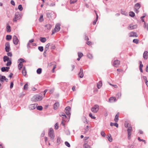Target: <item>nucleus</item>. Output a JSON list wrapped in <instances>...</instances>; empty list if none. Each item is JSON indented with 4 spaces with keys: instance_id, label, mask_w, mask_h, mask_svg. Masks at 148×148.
<instances>
[{
    "instance_id": "ddd939ff",
    "label": "nucleus",
    "mask_w": 148,
    "mask_h": 148,
    "mask_svg": "<svg viewBox=\"0 0 148 148\" xmlns=\"http://www.w3.org/2000/svg\"><path fill=\"white\" fill-rule=\"evenodd\" d=\"M137 27L136 25H130L128 27V29L129 30H131L133 29H136Z\"/></svg>"
},
{
    "instance_id": "a878e982",
    "label": "nucleus",
    "mask_w": 148,
    "mask_h": 148,
    "mask_svg": "<svg viewBox=\"0 0 148 148\" xmlns=\"http://www.w3.org/2000/svg\"><path fill=\"white\" fill-rule=\"evenodd\" d=\"M40 41L41 42L44 43L47 41V39L45 37H40Z\"/></svg>"
},
{
    "instance_id": "7c9ffc66",
    "label": "nucleus",
    "mask_w": 148,
    "mask_h": 148,
    "mask_svg": "<svg viewBox=\"0 0 148 148\" xmlns=\"http://www.w3.org/2000/svg\"><path fill=\"white\" fill-rule=\"evenodd\" d=\"M50 45V43H48L47 45H45V50H46V51H47L49 49V47Z\"/></svg>"
},
{
    "instance_id": "4d7b16f0",
    "label": "nucleus",
    "mask_w": 148,
    "mask_h": 148,
    "mask_svg": "<svg viewBox=\"0 0 148 148\" xmlns=\"http://www.w3.org/2000/svg\"><path fill=\"white\" fill-rule=\"evenodd\" d=\"M77 0H70V3L71 4L74 3L77 1Z\"/></svg>"
},
{
    "instance_id": "c9c22d12",
    "label": "nucleus",
    "mask_w": 148,
    "mask_h": 148,
    "mask_svg": "<svg viewBox=\"0 0 148 148\" xmlns=\"http://www.w3.org/2000/svg\"><path fill=\"white\" fill-rule=\"evenodd\" d=\"M132 127H131V125L129 126V127H128L127 128V132H132Z\"/></svg>"
},
{
    "instance_id": "9b49d317",
    "label": "nucleus",
    "mask_w": 148,
    "mask_h": 148,
    "mask_svg": "<svg viewBox=\"0 0 148 148\" xmlns=\"http://www.w3.org/2000/svg\"><path fill=\"white\" fill-rule=\"evenodd\" d=\"M129 36L130 37H137L138 36V35L137 33L134 32H132L130 33L129 34Z\"/></svg>"
},
{
    "instance_id": "69168bd1",
    "label": "nucleus",
    "mask_w": 148,
    "mask_h": 148,
    "mask_svg": "<svg viewBox=\"0 0 148 148\" xmlns=\"http://www.w3.org/2000/svg\"><path fill=\"white\" fill-rule=\"evenodd\" d=\"M10 3L13 6H14L15 5V2L13 0H11V1Z\"/></svg>"
},
{
    "instance_id": "b1692460",
    "label": "nucleus",
    "mask_w": 148,
    "mask_h": 148,
    "mask_svg": "<svg viewBox=\"0 0 148 148\" xmlns=\"http://www.w3.org/2000/svg\"><path fill=\"white\" fill-rule=\"evenodd\" d=\"M7 32H10L11 31L10 26L8 24H7L6 27Z\"/></svg>"
},
{
    "instance_id": "774afa93",
    "label": "nucleus",
    "mask_w": 148,
    "mask_h": 148,
    "mask_svg": "<svg viewBox=\"0 0 148 148\" xmlns=\"http://www.w3.org/2000/svg\"><path fill=\"white\" fill-rule=\"evenodd\" d=\"M7 55L10 57H11L12 56V54L11 52H8L7 53Z\"/></svg>"
},
{
    "instance_id": "f704fd0d",
    "label": "nucleus",
    "mask_w": 148,
    "mask_h": 148,
    "mask_svg": "<svg viewBox=\"0 0 148 148\" xmlns=\"http://www.w3.org/2000/svg\"><path fill=\"white\" fill-rule=\"evenodd\" d=\"M41 71H42V69L41 68H39L38 69L37 71H36V72L37 74H40L41 73Z\"/></svg>"
},
{
    "instance_id": "cd10ccee",
    "label": "nucleus",
    "mask_w": 148,
    "mask_h": 148,
    "mask_svg": "<svg viewBox=\"0 0 148 148\" xmlns=\"http://www.w3.org/2000/svg\"><path fill=\"white\" fill-rule=\"evenodd\" d=\"M3 61L4 62H6V61H7L9 60V58L6 56H4L3 58Z\"/></svg>"
},
{
    "instance_id": "603ef678",
    "label": "nucleus",
    "mask_w": 148,
    "mask_h": 148,
    "mask_svg": "<svg viewBox=\"0 0 148 148\" xmlns=\"http://www.w3.org/2000/svg\"><path fill=\"white\" fill-rule=\"evenodd\" d=\"M133 42L134 43L138 44V40L137 39H134L133 40Z\"/></svg>"
},
{
    "instance_id": "39448f33",
    "label": "nucleus",
    "mask_w": 148,
    "mask_h": 148,
    "mask_svg": "<svg viewBox=\"0 0 148 148\" xmlns=\"http://www.w3.org/2000/svg\"><path fill=\"white\" fill-rule=\"evenodd\" d=\"M99 109V106L97 105L94 106L91 109L92 111L94 113H96Z\"/></svg>"
},
{
    "instance_id": "20e7f679",
    "label": "nucleus",
    "mask_w": 148,
    "mask_h": 148,
    "mask_svg": "<svg viewBox=\"0 0 148 148\" xmlns=\"http://www.w3.org/2000/svg\"><path fill=\"white\" fill-rule=\"evenodd\" d=\"M60 29V25L59 24H57L55 26V27L52 31V35H53L56 32L59 31Z\"/></svg>"
},
{
    "instance_id": "dca6fc26",
    "label": "nucleus",
    "mask_w": 148,
    "mask_h": 148,
    "mask_svg": "<svg viewBox=\"0 0 148 148\" xmlns=\"http://www.w3.org/2000/svg\"><path fill=\"white\" fill-rule=\"evenodd\" d=\"M148 56V52L147 51H145L143 54V57L145 60H147V57Z\"/></svg>"
},
{
    "instance_id": "393cba45",
    "label": "nucleus",
    "mask_w": 148,
    "mask_h": 148,
    "mask_svg": "<svg viewBox=\"0 0 148 148\" xmlns=\"http://www.w3.org/2000/svg\"><path fill=\"white\" fill-rule=\"evenodd\" d=\"M102 85V83L101 81L99 82L97 84V87L99 88H100Z\"/></svg>"
},
{
    "instance_id": "6e6552de",
    "label": "nucleus",
    "mask_w": 148,
    "mask_h": 148,
    "mask_svg": "<svg viewBox=\"0 0 148 148\" xmlns=\"http://www.w3.org/2000/svg\"><path fill=\"white\" fill-rule=\"evenodd\" d=\"M5 50L7 52L9 51L10 50V43L9 42H7L5 44Z\"/></svg>"
},
{
    "instance_id": "58836bf2",
    "label": "nucleus",
    "mask_w": 148,
    "mask_h": 148,
    "mask_svg": "<svg viewBox=\"0 0 148 148\" xmlns=\"http://www.w3.org/2000/svg\"><path fill=\"white\" fill-rule=\"evenodd\" d=\"M78 57L81 58L83 56V55L82 53L79 52L78 53Z\"/></svg>"
},
{
    "instance_id": "473e14b6",
    "label": "nucleus",
    "mask_w": 148,
    "mask_h": 148,
    "mask_svg": "<svg viewBox=\"0 0 148 148\" xmlns=\"http://www.w3.org/2000/svg\"><path fill=\"white\" fill-rule=\"evenodd\" d=\"M18 62H21V63H23V62H26V61L23 58H21L18 60Z\"/></svg>"
},
{
    "instance_id": "0eeeda50",
    "label": "nucleus",
    "mask_w": 148,
    "mask_h": 148,
    "mask_svg": "<svg viewBox=\"0 0 148 148\" xmlns=\"http://www.w3.org/2000/svg\"><path fill=\"white\" fill-rule=\"evenodd\" d=\"M120 64V62L118 60H114L113 62V66L115 67H118Z\"/></svg>"
},
{
    "instance_id": "3c124183",
    "label": "nucleus",
    "mask_w": 148,
    "mask_h": 148,
    "mask_svg": "<svg viewBox=\"0 0 148 148\" xmlns=\"http://www.w3.org/2000/svg\"><path fill=\"white\" fill-rule=\"evenodd\" d=\"M121 13L122 14H123L125 16H127L128 15L127 13L124 11H122L121 12Z\"/></svg>"
},
{
    "instance_id": "aec40b11",
    "label": "nucleus",
    "mask_w": 148,
    "mask_h": 148,
    "mask_svg": "<svg viewBox=\"0 0 148 148\" xmlns=\"http://www.w3.org/2000/svg\"><path fill=\"white\" fill-rule=\"evenodd\" d=\"M119 115V113H117L115 116V118L114 119V121L116 122H117L118 121Z\"/></svg>"
},
{
    "instance_id": "49530a36",
    "label": "nucleus",
    "mask_w": 148,
    "mask_h": 148,
    "mask_svg": "<svg viewBox=\"0 0 148 148\" xmlns=\"http://www.w3.org/2000/svg\"><path fill=\"white\" fill-rule=\"evenodd\" d=\"M28 89V84L26 83L24 85L23 87V89L25 90H27Z\"/></svg>"
},
{
    "instance_id": "e2e57ef3",
    "label": "nucleus",
    "mask_w": 148,
    "mask_h": 148,
    "mask_svg": "<svg viewBox=\"0 0 148 148\" xmlns=\"http://www.w3.org/2000/svg\"><path fill=\"white\" fill-rule=\"evenodd\" d=\"M13 82H11L10 83V88H12L13 86Z\"/></svg>"
},
{
    "instance_id": "412c9836",
    "label": "nucleus",
    "mask_w": 148,
    "mask_h": 148,
    "mask_svg": "<svg viewBox=\"0 0 148 148\" xmlns=\"http://www.w3.org/2000/svg\"><path fill=\"white\" fill-rule=\"evenodd\" d=\"M95 12L96 17V19L93 22V24L94 25L96 24V22H97L98 19V15L97 14V13L96 11H95Z\"/></svg>"
},
{
    "instance_id": "052dcab7",
    "label": "nucleus",
    "mask_w": 148,
    "mask_h": 148,
    "mask_svg": "<svg viewBox=\"0 0 148 148\" xmlns=\"http://www.w3.org/2000/svg\"><path fill=\"white\" fill-rule=\"evenodd\" d=\"M109 84L111 85V86H113L114 87L116 88H118V86H117V85H113L112 84H111V83H109Z\"/></svg>"
},
{
    "instance_id": "79ce46f5",
    "label": "nucleus",
    "mask_w": 148,
    "mask_h": 148,
    "mask_svg": "<svg viewBox=\"0 0 148 148\" xmlns=\"http://www.w3.org/2000/svg\"><path fill=\"white\" fill-rule=\"evenodd\" d=\"M18 9L20 11H22L23 10V8L21 5H19L18 6Z\"/></svg>"
},
{
    "instance_id": "6ab92c4d",
    "label": "nucleus",
    "mask_w": 148,
    "mask_h": 148,
    "mask_svg": "<svg viewBox=\"0 0 148 148\" xmlns=\"http://www.w3.org/2000/svg\"><path fill=\"white\" fill-rule=\"evenodd\" d=\"M5 79V76L0 75V82H3Z\"/></svg>"
},
{
    "instance_id": "f8f14e48",
    "label": "nucleus",
    "mask_w": 148,
    "mask_h": 148,
    "mask_svg": "<svg viewBox=\"0 0 148 148\" xmlns=\"http://www.w3.org/2000/svg\"><path fill=\"white\" fill-rule=\"evenodd\" d=\"M45 27L46 30L48 31L50 30L51 28L52 25L49 24H48L45 25Z\"/></svg>"
},
{
    "instance_id": "9d476101",
    "label": "nucleus",
    "mask_w": 148,
    "mask_h": 148,
    "mask_svg": "<svg viewBox=\"0 0 148 148\" xmlns=\"http://www.w3.org/2000/svg\"><path fill=\"white\" fill-rule=\"evenodd\" d=\"M13 41L14 44L15 45L18 44L19 40L16 36H13Z\"/></svg>"
},
{
    "instance_id": "338daca9",
    "label": "nucleus",
    "mask_w": 148,
    "mask_h": 148,
    "mask_svg": "<svg viewBox=\"0 0 148 148\" xmlns=\"http://www.w3.org/2000/svg\"><path fill=\"white\" fill-rule=\"evenodd\" d=\"M58 125L57 123H56L55 125V129H57L58 128Z\"/></svg>"
},
{
    "instance_id": "8fccbe9b",
    "label": "nucleus",
    "mask_w": 148,
    "mask_h": 148,
    "mask_svg": "<svg viewBox=\"0 0 148 148\" xmlns=\"http://www.w3.org/2000/svg\"><path fill=\"white\" fill-rule=\"evenodd\" d=\"M101 135L103 137H105L106 136V134L104 131H101Z\"/></svg>"
},
{
    "instance_id": "6e6d98bb",
    "label": "nucleus",
    "mask_w": 148,
    "mask_h": 148,
    "mask_svg": "<svg viewBox=\"0 0 148 148\" xmlns=\"http://www.w3.org/2000/svg\"><path fill=\"white\" fill-rule=\"evenodd\" d=\"M57 143L59 144L61 143V138L60 137H58L57 140Z\"/></svg>"
},
{
    "instance_id": "0e129e2a",
    "label": "nucleus",
    "mask_w": 148,
    "mask_h": 148,
    "mask_svg": "<svg viewBox=\"0 0 148 148\" xmlns=\"http://www.w3.org/2000/svg\"><path fill=\"white\" fill-rule=\"evenodd\" d=\"M54 89L53 88L50 89L49 90V91L50 92V93L51 94L53 93V91H54Z\"/></svg>"
},
{
    "instance_id": "5701e85b",
    "label": "nucleus",
    "mask_w": 148,
    "mask_h": 148,
    "mask_svg": "<svg viewBox=\"0 0 148 148\" xmlns=\"http://www.w3.org/2000/svg\"><path fill=\"white\" fill-rule=\"evenodd\" d=\"M140 7V4L139 3L136 4L134 5V9H139Z\"/></svg>"
},
{
    "instance_id": "2f4dec72",
    "label": "nucleus",
    "mask_w": 148,
    "mask_h": 148,
    "mask_svg": "<svg viewBox=\"0 0 148 148\" xmlns=\"http://www.w3.org/2000/svg\"><path fill=\"white\" fill-rule=\"evenodd\" d=\"M132 132H127V138L129 140H130L131 138Z\"/></svg>"
},
{
    "instance_id": "f257e3e1",
    "label": "nucleus",
    "mask_w": 148,
    "mask_h": 148,
    "mask_svg": "<svg viewBox=\"0 0 148 148\" xmlns=\"http://www.w3.org/2000/svg\"><path fill=\"white\" fill-rule=\"evenodd\" d=\"M48 136L50 137V139L52 141H53V140L55 137L53 129L52 128L49 129Z\"/></svg>"
},
{
    "instance_id": "bb28decb",
    "label": "nucleus",
    "mask_w": 148,
    "mask_h": 148,
    "mask_svg": "<svg viewBox=\"0 0 148 148\" xmlns=\"http://www.w3.org/2000/svg\"><path fill=\"white\" fill-rule=\"evenodd\" d=\"M23 63L21 62H19V64L18 65V69L19 70H21L22 68L23 67Z\"/></svg>"
},
{
    "instance_id": "4468645a",
    "label": "nucleus",
    "mask_w": 148,
    "mask_h": 148,
    "mask_svg": "<svg viewBox=\"0 0 148 148\" xmlns=\"http://www.w3.org/2000/svg\"><path fill=\"white\" fill-rule=\"evenodd\" d=\"M116 101V98L115 97H111L109 99V102L110 103H113Z\"/></svg>"
},
{
    "instance_id": "2eb2a0df",
    "label": "nucleus",
    "mask_w": 148,
    "mask_h": 148,
    "mask_svg": "<svg viewBox=\"0 0 148 148\" xmlns=\"http://www.w3.org/2000/svg\"><path fill=\"white\" fill-rule=\"evenodd\" d=\"M79 76L81 78H82L84 77L83 70L82 69H80V71L79 73Z\"/></svg>"
},
{
    "instance_id": "4be33fe9",
    "label": "nucleus",
    "mask_w": 148,
    "mask_h": 148,
    "mask_svg": "<svg viewBox=\"0 0 148 148\" xmlns=\"http://www.w3.org/2000/svg\"><path fill=\"white\" fill-rule=\"evenodd\" d=\"M22 74L23 75L25 76L27 74V71L25 70V67H23L22 69Z\"/></svg>"
},
{
    "instance_id": "e433bc0d",
    "label": "nucleus",
    "mask_w": 148,
    "mask_h": 148,
    "mask_svg": "<svg viewBox=\"0 0 148 148\" xmlns=\"http://www.w3.org/2000/svg\"><path fill=\"white\" fill-rule=\"evenodd\" d=\"M84 148H90V146L87 143H85L83 145Z\"/></svg>"
},
{
    "instance_id": "864d4df0",
    "label": "nucleus",
    "mask_w": 148,
    "mask_h": 148,
    "mask_svg": "<svg viewBox=\"0 0 148 148\" xmlns=\"http://www.w3.org/2000/svg\"><path fill=\"white\" fill-rule=\"evenodd\" d=\"M65 145L66 146L68 147H70V144L67 141H66L65 143Z\"/></svg>"
},
{
    "instance_id": "72a5a7b5",
    "label": "nucleus",
    "mask_w": 148,
    "mask_h": 148,
    "mask_svg": "<svg viewBox=\"0 0 148 148\" xmlns=\"http://www.w3.org/2000/svg\"><path fill=\"white\" fill-rule=\"evenodd\" d=\"M12 38V36L10 35H7L6 36V39L7 40H10Z\"/></svg>"
},
{
    "instance_id": "a19ab883",
    "label": "nucleus",
    "mask_w": 148,
    "mask_h": 148,
    "mask_svg": "<svg viewBox=\"0 0 148 148\" xmlns=\"http://www.w3.org/2000/svg\"><path fill=\"white\" fill-rule=\"evenodd\" d=\"M12 63L11 61L10 60L7 61V63L6 64V65L7 66H10L11 65Z\"/></svg>"
},
{
    "instance_id": "09e8293b",
    "label": "nucleus",
    "mask_w": 148,
    "mask_h": 148,
    "mask_svg": "<svg viewBox=\"0 0 148 148\" xmlns=\"http://www.w3.org/2000/svg\"><path fill=\"white\" fill-rule=\"evenodd\" d=\"M121 93L118 92L116 96L119 99V98H120L121 96Z\"/></svg>"
},
{
    "instance_id": "a18cd8bd",
    "label": "nucleus",
    "mask_w": 148,
    "mask_h": 148,
    "mask_svg": "<svg viewBox=\"0 0 148 148\" xmlns=\"http://www.w3.org/2000/svg\"><path fill=\"white\" fill-rule=\"evenodd\" d=\"M39 20L40 22H42L43 21V16L42 15H41L40 18L39 19Z\"/></svg>"
},
{
    "instance_id": "423d86ee",
    "label": "nucleus",
    "mask_w": 148,
    "mask_h": 148,
    "mask_svg": "<svg viewBox=\"0 0 148 148\" xmlns=\"http://www.w3.org/2000/svg\"><path fill=\"white\" fill-rule=\"evenodd\" d=\"M65 112L66 114L69 116V117H70L71 113L70 112L71 111V108L69 106H68L65 109Z\"/></svg>"
},
{
    "instance_id": "7ed1b4c3",
    "label": "nucleus",
    "mask_w": 148,
    "mask_h": 148,
    "mask_svg": "<svg viewBox=\"0 0 148 148\" xmlns=\"http://www.w3.org/2000/svg\"><path fill=\"white\" fill-rule=\"evenodd\" d=\"M21 18L22 15L21 14L16 13L15 14L14 17L13 19V21L14 22H17V20L20 19Z\"/></svg>"
},
{
    "instance_id": "c85d7f7f",
    "label": "nucleus",
    "mask_w": 148,
    "mask_h": 148,
    "mask_svg": "<svg viewBox=\"0 0 148 148\" xmlns=\"http://www.w3.org/2000/svg\"><path fill=\"white\" fill-rule=\"evenodd\" d=\"M110 125L111 126L114 125L116 127H118V124L117 123H113L111 122L110 123Z\"/></svg>"
},
{
    "instance_id": "4c0bfd02",
    "label": "nucleus",
    "mask_w": 148,
    "mask_h": 148,
    "mask_svg": "<svg viewBox=\"0 0 148 148\" xmlns=\"http://www.w3.org/2000/svg\"><path fill=\"white\" fill-rule=\"evenodd\" d=\"M144 28H146L147 30H148V24L146 23L145 22H144Z\"/></svg>"
},
{
    "instance_id": "bf43d9fd",
    "label": "nucleus",
    "mask_w": 148,
    "mask_h": 148,
    "mask_svg": "<svg viewBox=\"0 0 148 148\" xmlns=\"http://www.w3.org/2000/svg\"><path fill=\"white\" fill-rule=\"evenodd\" d=\"M146 15V14H144V15L143 16L141 17L140 18L142 20V21L144 22L145 21L143 19V18Z\"/></svg>"
},
{
    "instance_id": "13d9d810",
    "label": "nucleus",
    "mask_w": 148,
    "mask_h": 148,
    "mask_svg": "<svg viewBox=\"0 0 148 148\" xmlns=\"http://www.w3.org/2000/svg\"><path fill=\"white\" fill-rule=\"evenodd\" d=\"M138 140L140 141H142L143 142L145 143H146L145 141V140L143 139H141L139 137L138 138Z\"/></svg>"
},
{
    "instance_id": "a211bd4d",
    "label": "nucleus",
    "mask_w": 148,
    "mask_h": 148,
    "mask_svg": "<svg viewBox=\"0 0 148 148\" xmlns=\"http://www.w3.org/2000/svg\"><path fill=\"white\" fill-rule=\"evenodd\" d=\"M87 57L90 59H92L93 58V56L92 54L88 53L86 55Z\"/></svg>"
},
{
    "instance_id": "ea45409f",
    "label": "nucleus",
    "mask_w": 148,
    "mask_h": 148,
    "mask_svg": "<svg viewBox=\"0 0 148 148\" xmlns=\"http://www.w3.org/2000/svg\"><path fill=\"white\" fill-rule=\"evenodd\" d=\"M129 15L131 17H134L135 16V13L133 12H130Z\"/></svg>"
},
{
    "instance_id": "1a4fd4ad",
    "label": "nucleus",
    "mask_w": 148,
    "mask_h": 148,
    "mask_svg": "<svg viewBox=\"0 0 148 148\" xmlns=\"http://www.w3.org/2000/svg\"><path fill=\"white\" fill-rule=\"evenodd\" d=\"M37 105V103L30 104L29 106V108L30 110H33L35 109Z\"/></svg>"
},
{
    "instance_id": "680f3d73",
    "label": "nucleus",
    "mask_w": 148,
    "mask_h": 148,
    "mask_svg": "<svg viewBox=\"0 0 148 148\" xmlns=\"http://www.w3.org/2000/svg\"><path fill=\"white\" fill-rule=\"evenodd\" d=\"M131 125L128 123L125 124V127L126 128H128L129 126H130Z\"/></svg>"
},
{
    "instance_id": "f03ea898",
    "label": "nucleus",
    "mask_w": 148,
    "mask_h": 148,
    "mask_svg": "<svg viewBox=\"0 0 148 148\" xmlns=\"http://www.w3.org/2000/svg\"><path fill=\"white\" fill-rule=\"evenodd\" d=\"M42 97L39 95H35L32 98L33 100L35 101H40L42 100Z\"/></svg>"
},
{
    "instance_id": "37998d69",
    "label": "nucleus",
    "mask_w": 148,
    "mask_h": 148,
    "mask_svg": "<svg viewBox=\"0 0 148 148\" xmlns=\"http://www.w3.org/2000/svg\"><path fill=\"white\" fill-rule=\"evenodd\" d=\"M37 109L39 110H42V106H37L36 107Z\"/></svg>"
},
{
    "instance_id": "de8ad7c7",
    "label": "nucleus",
    "mask_w": 148,
    "mask_h": 148,
    "mask_svg": "<svg viewBox=\"0 0 148 148\" xmlns=\"http://www.w3.org/2000/svg\"><path fill=\"white\" fill-rule=\"evenodd\" d=\"M38 50L42 52L43 50V48L42 46H40L38 47Z\"/></svg>"
},
{
    "instance_id": "c756f323",
    "label": "nucleus",
    "mask_w": 148,
    "mask_h": 148,
    "mask_svg": "<svg viewBox=\"0 0 148 148\" xmlns=\"http://www.w3.org/2000/svg\"><path fill=\"white\" fill-rule=\"evenodd\" d=\"M107 138L108 139L109 141L110 142H112V139L111 134H110L107 137Z\"/></svg>"
},
{
    "instance_id": "c03bdc74",
    "label": "nucleus",
    "mask_w": 148,
    "mask_h": 148,
    "mask_svg": "<svg viewBox=\"0 0 148 148\" xmlns=\"http://www.w3.org/2000/svg\"><path fill=\"white\" fill-rule=\"evenodd\" d=\"M89 116L92 119H95L96 117H95L94 115H93L91 113H90L89 114Z\"/></svg>"
},
{
    "instance_id": "5fc2aeb1",
    "label": "nucleus",
    "mask_w": 148,
    "mask_h": 148,
    "mask_svg": "<svg viewBox=\"0 0 148 148\" xmlns=\"http://www.w3.org/2000/svg\"><path fill=\"white\" fill-rule=\"evenodd\" d=\"M1 70L2 72H4L5 71H6V69L5 68V67H2L1 68Z\"/></svg>"
},
{
    "instance_id": "f3484780",
    "label": "nucleus",
    "mask_w": 148,
    "mask_h": 148,
    "mask_svg": "<svg viewBox=\"0 0 148 148\" xmlns=\"http://www.w3.org/2000/svg\"><path fill=\"white\" fill-rule=\"evenodd\" d=\"M59 103L58 102H56L54 105V109H57L59 106Z\"/></svg>"
}]
</instances>
